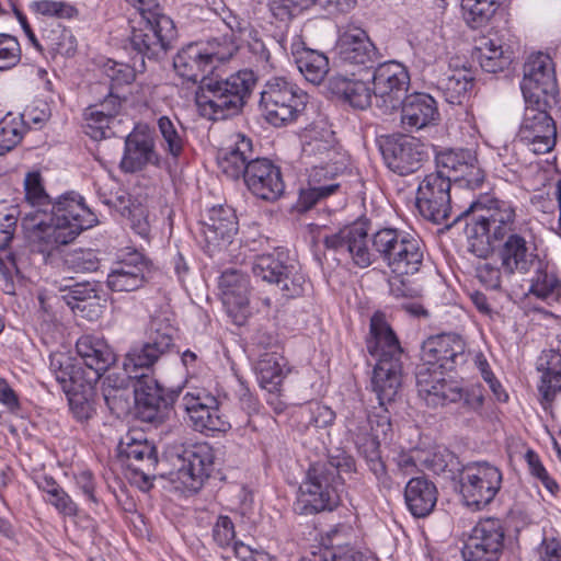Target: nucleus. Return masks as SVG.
Returning a JSON list of instances; mask_svg holds the SVG:
<instances>
[{
	"label": "nucleus",
	"mask_w": 561,
	"mask_h": 561,
	"mask_svg": "<svg viewBox=\"0 0 561 561\" xmlns=\"http://www.w3.org/2000/svg\"><path fill=\"white\" fill-rule=\"evenodd\" d=\"M268 5L272 15L276 20L287 23L304 9L311 5V2L310 0H270Z\"/></svg>",
	"instance_id": "052dcab7"
},
{
	"label": "nucleus",
	"mask_w": 561,
	"mask_h": 561,
	"mask_svg": "<svg viewBox=\"0 0 561 561\" xmlns=\"http://www.w3.org/2000/svg\"><path fill=\"white\" fill-rule=\"evenodd\" d=\"M254 158L252 139L243 134H237L231 146L218 151L217 164L227 178L239 180L245 176L250 160Z\"/></svg>",
	"instance_id": "7c9ffc66"
},
{
	"label": "nucleus",
	"mask_w": 561,
	"mask_h": 561,
	"mask_svg": "<svg viewBox=\"0 0 561 561\" xmlns=\"http://www.w3.org/2000/svg\"><path fill=\"white\" fill-rule=\"evenodd\" d=\"M98 196L104 205L114 208L122 216L126 215L127 206L133 199L126 190L112 180L99 185Z\"/></svg>",
	"instance_id": "603ef678"
},
{
	"label": "nucleus",
	"mask_w": 561,
	"mask_h": 561,
	"mask_svg": "<svg viewBox=\"0 0 561 561\" xmlns=\"http://www.w3.org/2000/svg\"><path fill=\"white\" fill-rule=\"evenodd\" d=\"M184 410L193 428L201 433L227 432L230 428L226 415L220 412L219 401L205 390L186 392L182 398Z\"/></svg>",
	"instance_id": "aec40b11"
},
{
	"label": "nucleus",
	"mask_w": 561,
	"mask_h": 561,
	"mask_svg": "<svg viewBox=\"0 0 561 561\" xmlns=\"http://www.w3.org/2000/svg\"><path fill=\"white\" fill-rule=\"evenodd\" d=\"M547 105L526 104L517 134L518 140L536 154L551 151L557 141V127L545 110Z\"/></svg>",
	"instance_id": "a211bd4d"
},
{
	"label": "nucleus",
	"mask_w": 561,
	"mask_h": 561,
	"mask_svg": "<svg viewBox=\"0 0 561 561\" xmlns=\"http://www.w3.org/2000/svg\"><path fill=\"white\" fill-rule=\"evenodd\" d=\"M478 60L485 72L496 73L510 66L512 56L497 41L488 39L478 47Z\"/></svg>",
	"instance_id": "c03bdc74"
},
{
	"label": "nucleus",
	"mask_w": 561,
	"mask_h": 561,
	"mask_svg": "<svg viewBox=\"0 0 561 561\" xmlns=\"http://www.w3.org/2000/svg\"><path fill=\"white\" fill-rule=\"evenodd\" d=\"M438 490L425 476L411 478L404 488V502L408 511L415 518H425L436 506Z\"/></svg>",
	"instance_id": "473e14b6"
},
{
	"label": "nucleus",
	"mask_w": 561,
	"mask_h": 561,
	"mask_svg": "<svg viewBox=\"0 0 561 561\" xmlns=\"http://www.w3.org/2000/svg\"><path fill=\"white\" fill-rule=\"evenodd\" d=\"M153 136L147 127H136L125 139L119 168L125 173L142 171L147 165H159Z\"/></svg>",
	"instance_id": "bb28decb"
},
{
	"label": "nucleus",
	"mask_w": 561,
	"mask_h": 561,
	"mask_svg": "<svg viewBox=\"0 0 561 561\" xmlns=\"http://www.w3.org/2000/svg\"><path fill=\"white\" fill-rule=\"evenodd\" d=\"M501 3L502 0H462L461 8L467 22L479 27L492 18Z\"/></svg>",
	"instance_id": "de8ad7c7"
},
{
	"label": "nucleus",
	"mask_w": 561,
	"mask_h": 561,
	"mask_svg": "<svg viewBox=\"0 0 561 561\" xmlns=\"http://www.w3.org/2000/svg\"><path fill=\"white\" fill-rule=\"evenodd\" d=\"M305 285L306 277L301 272V267L295 259H291L278 278L276 286L280 289L284 297L296 298L304 294Z\"/></svg>",
	"instance_id": "09e8293b"
},
{
	"label": "nucleus",
	"mask_w": 561,
	"mask_h": 561,
	"mask_svg": "<svg viewBox=\"0 0 561 561\" xmlns=\"http://www.w3.org/2000/svg\"><path fill=\"white\" fill-rule=\"evenodd\" d=\"M158 128L164 142V149L173 158H178L184 148V129L173 123L168 116L158 119Z\"/></svg>",
	"instance_id": "3c124183"
},
{
	"label": "nucleus",
	"mask_w": 561,
	"mask_h": 561,
	"mask_svg": "<svg viewBox=\"0 0 561 561\" xmlns=\"http://www.w3.org/2000/svg\"><path fill=\"white\" fill-rule=\"evenodd\" d=\"M368 353L376 358L371 378L373 389L380 407L390 403L398 394L402 381L404 351L382 313L376 312L370 319L369 336L366 341ZM392 425L387 409L367 413L355 409L346 417V430L365 459L369 471L382 490H391L393 481L380 455V440L391 432Z\"/></svg>",
	"instance_id": "f257e3e1"
},
{
	"label": "nucleus",
	"mask_w": 561,
	"mask_h": 561,
	"mask_svg": "<svg viewBox=\"0 0 561 561\" xmlns=\"http://www.w3.org/2000/svg\"><path fill=\"white\" fill-rule=\"evenodd\" d=\"M401 231L386 227L369 236L367 221L359 220L325 236L323 244L327 250L346 256L354 266L366 268L379 259L386 262Z\"/></svg>",
	"instance_id": "423d86ee"
},
{
	"label": "nucleus",
	"mask_w": 561,
	"mask_h": 561,
	"mask_svg": "<svg viewBox=\"0 0 561 561\" xmlns=\"http://www.w3.org/2000/svg\"><path fill=\"white\" fill-rule=\"evenodd\" d=\"M173 67L180 77L194 83L209 79L207 75L214 70V65H210L198 42L184 46L174 57Z\"/></svg>",
	"instance_id": "72a5a7b5"
},
{
	"label": "nucleus",
	"mask_w": 561,
	"mask_h": 561,
	"mask_svg": "<svg viewBox=\"0 0 561 561\" xmlns=\"http://www.w3.org/2000/svg\"><path fill=\"white\" fill-rule=\"evenodd\" d=\"M339 187V183H330L328 186L309 185L308 188L300 190L299 197L296 203L297 210L300 213L308 211L319 201L334 194Z\"/></svg>",
	"instance_id": "13d9d810"
},
{
	"label": "nucleus",
	"mask_w": 561,
	"mask_h": 561,
	"mask_svg": "<svg viewBox=\"0 0 561 561\" xmlns=\"http://www.w3.org/2000/svg\"><path fill=\"white\" fill-rule=\"evenodd\" d=\"M335 61L340 67L369 73L379 59L378 50L367 32L353 22L344 25L334 46Z\"/></svg>",
	"instance_id": "1a4fd4ad"
},
{
	"label": "nucleus",
	"mask_w": 561,
	"mask_h": 561,
	"mask_svg": "<svg viewBox=\"0 0 561 561\" xmlns=\"http://www.w3.org/2000/svg\"><path fill=\"white\" fill-rule=\"evenodd\" d=\"M291 259L288 252L282 249H275L272 253L256 255L251 267L253 276L276 285Z\"/></svg>",
	"instance_id": "58836bf2"
},
{
	"label": "nucleus",
	"mask_w": 561,
	"mask_h": 561,
	"mask_svg": "<svg viewBox=\"0 0 561 561\" xmlns=\"http://www.w3.org/2000/svg\"><path fill=\"white\" fill-rule=\"evenodd\" d=\"M436 171L451 174V182L474 190L484 181V172L478 164L476 153L469 149L445 150L436 154Z\"/></svg>",
	"instance_id": "b1692460"
},
{
	"label": "nucleus",
	"mask_w": 561,
	"mask_h": 561,
	"mask_svg": "<svg viewBox=\"0 0 561 561\" xmlns=\"http://www.w3.org/2000/svg\"><path fill=\"white\" fill-rule=\"evenodd\" d=\"M505 528L499 518L480 519L461 549L463 561H499L504 549Z\"/></svg>",
	"instance_id": "dca6fc26"
},
{
	"label": "nucleus",
	"mask_w": 561,
	"mask_h": 561,
	"mask_svg": "<svg viewBox=\"0 0 561 561\" xmlns=\"http://www.w3.org/2000/svg\"><path fill=\"white\" fill-rule=\"evenodd\" d=\"M21 60V48L18 39L10 34L0 33V70H9Z\"/></svg>",
	"instance_id": "680f3d73"
},
{
	"label": "nucleus",
	"mask_w": 561,
	"mask_h": 561,
	"mask_svg": "<svg viewBox=\"0 0 561 561\" xmlns=\"http://www.w3.org/2000/svg\"><path fill=\"white\" fill-rule=\"evenodd\" d=\"M443 375L431 371L430 367H422L416 374V387L419 396L426 405L432 408L440 407L439 392L442 389Z\"/></svg>",
	"instance_id": "49530a36"
},
{
	"label": "nucleus",
	"mask_w": 561,
	"mask_h": 561,
	"mask_svg": "<svg viewBox=\"0 0 561 561\" xmlns=\"http://www.w3.org/2000/svg\"><path fill=\"white\" fill-rule=\"evenodd\" d=\"M174 334L175 329L171 324L162 320H153L146 342L162 357L174 345Z\"/></svg>",
	"instance_id": "864d4df0"
},
{
	"label": "nucleus",
	"mask_w": 561,
	"mask_h": 561,
	"mask_svg": "<svg viewBox=\"0 0 561 561\" xmlns=\"http://www.w3.org/2000/svg\"><path fill=\"white\" fill-rule=\"evenodd\" d=\"M254 84V75L249 70H240L227 78L203 79L195 92L199 115L209 121H224L238 115Z\"/></svg>",
	"instance_id": "0eeeda50"
},
{
	"label": "nucleus",
	"mask_w": 561,
	"mask_h": 561,
	"mask_svg": "<svg viewBox=\"0 0 561 561\" xmlns=\"http://www.w3.org/2000/svg\"><path fill=\"white\" fill-rule=\"evenodd\" d=\"M425 247L422 240L412 234L410 240L401 248L389 265L390 271L396 275H414L421 270L424 260Z\"/></svg>",
	"instance_id": "ea45409f"
},
{
	"label": "nucleus",
	"mask_w": 561,
	"mask_h": 561,
	"mask_svg": "<svg viewBox=\"0 0 561 561\" xmlns=\"http://www.w3.org/2000/svg\"><path fill=\"white\" fill-rule=\"evenodd\" d=\"M70 411L78 422H88L95 414V408L91 400L93 392H71L66 393Z\"/></svg>",
	"instance_id": "bf43d9fd"
},
{
	"label": "nucleus",
	"mask_w": 561,
	"mask_h": 561,
	"mask_svg": "<svg viewBox=\"0 0 561 561\" xmlns=\"http://www.w3.org/2000/svg\"><path fill=\"white\" fill-rule=\"evenodd\" d=\"M502 472L486 461L467 465L460 474V493L468 507L481 510L490 504L502 485Z\"/></svg>",
	"instance_id": "9b49d317"
},
{
	"label": "nucleus",
	"mask_w": 561,
	"mask_h": 561,
	"mask_svg": "<svg viewBox=\"0 0 561 561\" xmlns=\"http://www.w3.org/2000/svg\"><path fill=\"white\" fill-rule=\"evenodd\" d=\"M174 471L172 481H179L190 491L197 492L214 470L215 453L208 443L182 447L170 455Z\"/></svg>",
	"instance_id": "9d476101"
},
{
	"label": "nucleus",
	"mask_w": 561,
	"mask_h": 561,
	"mask_svg": "<svg viewBox=\"0 0 561 561\" xmlns=\"http://www.w3.org/2000/svg\"><path fill=\"white\" fill-rule=\"evenodd\" d=\"M76 350L83 365L103 375L116 360L108 344L99 337L83 335L76 343Z\"/></svg>",
	"instance_id": "f704fd0d"
},
{
	"label": "nucleus",
	"mask_w": 561,
	"mask_h": 561,
	"mask_svg": "<svg viewBox=\"0 0 561 561\" xmlns=\"http://www.w3.org/2000/svg\"><path fill=\"white\" fill-rule=\"evenodd\" d=\"M161 356L147 342L133 344L123 359V370L127 378L135 380L134 393L138 417L156 426L162 424L170 407L163 389L153 377L154 367Z\"/></svg>",
	"instance_id": "20e7f679"
},
{
	"label": "nucleus",
	"mask_w": 561,
	"mask_h": 561,
	"mask_svg": "<svg viewBox=\"0 0 561 561\" xmlns=\"http://www.w3.org/2000/svg\"><path fill=\"white\" fill-rule=\"evenodd\" d=\"M451 174L434 171L419 183L415 206L420 215L434 224H443L451 215Z\"/></svg>",
	"instance_id": "f8f14e48"
},
{
	"label": "nucleus",
	"mask_w": 561,
	"mask_h": 561,
	"mask_svg": "<svg viewBox=\"0 0 561 561\" xmlns=\"http://www.w3.org/2000/svg\"><path fill=\"white\" fill-rule=\"evenodd\" d=\"M350 457H331L312 463L299 485L294 511L300 515L332 512L340 505L341 471H351Z\"/></svg>",
	"instance_id": "39448f33"
},
{
	"label": "nucleus",
	"mask_w": 561,
	"mask_h": 561,
	"mask_svg": "<svg viewBox=\"0 0 561 561\" xmlns=\"http://www.w3.org/2000/svg\"><path fill=\"white\" fill-rule=\"evenodd\" d=\"M101 374L88 368L85 365L73 363L68 374H61L59 385L66 393L93 392L94 385L101 378Z\"/></svg>",
	"instance_id": "79ce46f5"
},
{
	"label": "nucleus",
	"mask_w": 561,
	"mask_h": 561,
	"mask_svg": "<svg viewBox=\"0 0 561 561\" xmlns=\"http://www.w3.org/2000/svg\"><path fill=\"white\" fill-rule=\"evenodd\" d=\"M401 123L405 129H422L435 124L439 118L437 103L427 93L414 92L401 103Z\"/></svg>",
	"instance_id": "c756f323"
},
{
	"label": "nucleus",
	"mask_w": 561,
	"mask_h": 561,
	"mask_svg": "<svg viewBox=\"0 0 561 561\" xmlns=\"http://www.w3.org/2000/svg\"><path fill=\"white\" fill-rule=\"evenodd\" d=\"M466 221L465 232L468 250L477 257L486 259L493 251V243L516 233V209L512 203L481 195L460 211L455 221Z\"/></svg>",
	"instance_id": "7ed1b4c3"
},
{
	"label": "nucleus",
	"mask_w": 561,
	"mask_h": 561,
	"mask_svg": "<svg viewBox=\"0 0 561 561\" xmlns=\"http://www.w3.org/2000/svg\"><path fill=\"white\" fill-rule=\"evenodd\" d=\"M222 304L234 321L242 323L249 313V282L234 268L226 270L219 277Z\"/></svg>",
	"instance_id": "c85d7f7f"
},
{
	"label": "nucleus",
	"mask_w": 561,
	"mask_h": 561,
	"mask_svg": "<svg viewBox=\"0 0 561 561\" xmlns=\"http://www.w3.org/2000/svg\"><path fill=\"white\" fill-rule=\"evenodd\" d=\"M122 108V99L108 91L100 102L90 105L84 111V131L94 140L108 136L110 125Z\"/></svg>",
	"instance_id": "2f4dec72"
},
{
	"label": "nucleus",
	"mask_w": 561,
	"mask_h": 561,
	"mask_svg": "<svg viewBox=\"0 0 561 561\" xmlns=\"http://www.w3.org/2000/svg\"><path fill=\"white\" fill-rule=\"evenodd\" d=\"M286 360L277 353H266L256 363L255 371L260 386L270 393L280 392V386L288 370Z\"/></svg>",
	"instance_id": "4c0bfd02"
},
{
	"label": "nucleus",
	"mask_w": 561,
	"mask_h": 561,
	"mask_svg": "<svg viewBox=\"0 0 561 561\" xmlns=\"http://www.w3.org/2000/svg\"><path fill=\"white\" fill-rule=\"evenodd\" d=\"M238 232V219L229 206H214L207 210L202 220V234L206 251L210 256L225 250Z\"/></svg>",
	"instance_id": "5701e85b"
},
{
	"label": "nucleus",
	"mask_w": 561,
	"mask_h": 561,
	"mask_svg": "<svg viewBox=\"0 0 561 561\" xmlns=\"http://www.w3.org/2000/svg\"><path fill=\"white\" fill-rule=\"evenodd\" d=\"M302 152L321 163L333 161L334 171H345L348 156L339 146L335 134L328 127L313 126L302 135Z\"/></svg>",
	"instance_id": "a878e982"
},
{
	"label": "nucleus",
	"mask_w": 561,
	"mask_h": 561,
	"mask_svg": "<svg viewBox=\"0 0 561 561\" xmlns=\"http://www.w3.org/2000/svg\"><path fill=\"white\" fill-rule=\"evenodd\" d=\"M525 459L528 463L530 473L539 479L547 490H549L551 493L558 491V483L549 477L547 470L539 459V456L534 450H527Z\"/></svg>",
	"instance_id": "338daca9"
},
{
	"label": "nucleus",
	"mask_w": 561,
	"mask_h": 561,
	"mask_svg": "<svg viewBox=\"0 0 561 561\" xmlns=\"http://www.w3.org/2000/svg\"><path fill=\"white\" fill-rule=\"evenodd\" d=\"M536 263L538 266L531 279L529 293L540 299L558 297L561 287L559 279L553 273L548 272L539 260Z\"/></svg>",
	"instance_id": "8fccbe9b"
},
{
	"label": "nucleus",
	"mask_w": 561,
	"mask_h": 561,
	"mask_svg": "<svg viewBox=\"0 0 561 561\" xmlns=\"http://www.w3.org/2000/svg\"><path fill=\"white\" fill-rule=\"evenodd\" d=\"M379 149L387 168L400 176L417 172L427 158L424 145L407 135H392L380 140Z\"/></svg>",
	"instance_id": "f3484780"
},
{
	"label": "nucleus",
	"mask_w": 561,
	"mask_h": 561,
	"mask_svg": "<svg viewBox=\"0 0 561 561\" xmlns=\"http://www.w3.org/2000/svg\"><path fill=\"white\" fill-rule=\"evenodd\" d=\"M54 287L72 311L82 312L88 306L100 300L96 286L90 282L78 283L73 278H62L54 282Z\"/></svg>",
	"instance_id": "c9c22d12"
},
{
	"label": "nucleus",
	"mask_w": 561,
	"mask_h": 561,
	"mask_svg": "<svg viewBox=\"0 0 561 561\" xmlns=\"http://www.w3.org/2000/svg\"><path fill=\"white\" fill-rule=\"evenodd\" d=\"M353 78L343 75L333 77L330 81L331 90L346 101L352 107L358 110L367 108L371 103V90L363 78Z\"/></svg>",
	"instance_id": "e433bc0d"
},
{
	"label": "nucleus",
	"mask_w": 561,
	"mask_h": 561,
	"mask_svg": "<svg viewBox=\"0 0 561 561\" xmlns=\"http://www.w3.org/2000/svg\"><path fill=\"white\" fill-rule=\"evenodd\" d=\"M236 538L234 525L229 516L220 515L213 527V539L220 548L230 547Z\"/></svg>",
	"instance_id": "69168bd1"
},
{
	"label": "nucleus",
	"mask_w": 561,
	"mask_h": 561,
	"mask_svg": "<svg viewBox=\"0 0 561 561\" xmlns=\"http://www.w3.org/2000/svg\"><path fill=\"white\" fill-rule=\"evenodd\" d=\"M373 69V93L376 105L385 114H391L399 110L403 99L408 95L407 92L410 87L409 71L405 66L396 60L379 64Z\"/></svg>",
	"instance_id": "2eb2a0df"
},
{
	"label": "nucleus",
	"mask_w": 561,
	"mask_h": 561,
	"mask_svg": "<svg viewBox=\"0 0 561 561\" xmlns=\"http://www.w3.org/2000/svg\"><path fill=\"white\" fill-rule=\"evenodd\" d=\"M198 44L203 46L205 56L210 61V65H214V68L217 62L229 60L238 50L234 42L227 36L213 38L207 42H198Z\"/></svg>",
	"instance_id": "6e6d98bb"
},
{
	"label": "nucleus",
	"mask_w": 561,
	"mask_h": 561,
	"mask_svg": "<svg viewBox=\"0 0 561 561\" xmlns=\"http://www.w3.org/2000/svg\"><path fill=\"white\" fill-rule=\"evenodd\" d=\"M438 88L450 104H461L473 88V78L466 71L454 70L439 79Z\"/></svg>",
	"instance_id": "37998d69"
},
{
	"label": "nucleus",
	"mask_w": 561,
	"mask_h": 561,
	"mask_svg": "<svg viewBox=\"0 0 561 561\" xmlns=\"http://www.w3.org/2000/svg\"><path fill=\"white\" fill-rule=\"evenodd\" d=\"M308 94L291 81L274 77L261 91L260 108L265 119L275 127L290 124L305 111Z\"/></svg>",
	"instance_id": "6e6552de"
},
{
	"label": "nucleus",
	"mask_w": 561,
	"mask_h": 561,
	"mask_svg": "<svg viewBox=\"0 0 561 561\" xmlns=\"http://www.w3.org/2000/svg\"><path fill=\"white\" fill-rule=\"evenodd\" d=\"M500 263L506 273L527 274L539 260L536 247L520 233H511L495 250Z\"/></svg>",
	"instance_id": "cd10ccee"
},
{
	"label": "nucleus",
	"mask_w": 561,
	"mask_h": 561,
	"mask_svg": "<svg viewBox=\"0 0 561 561\" xmlns=\"http://www.w3.org/2000/svg\"><path fill=\"white\" fill-rule=\"evenodd\" d=\"M243 181L254 196L267 202L277 201L285 191L280 168L267 158L250 160Z\"/></svg>",
	"instance_id": "393cba45"
},
{
	"label": "nucleus",
	"mask_w": 561,
	"mask_h": 561,
	"mask_svg": "<svg viewBox=\"0 0 561 561\" xmlns=\"http://www.w3.org/2000/svg\"><path fill=\"white\" fill-rule=\"evenodd\" d=\"M96 222V216L75 193L64 194L54 202L50 215L34 210L23 218L32 251L43 254L45 261Z\"/></svg>",
	"instance_id": "f03ea898"
},
{
	"label": "nucleus",
	"mask_w": 561,
	"mask_h": 561,
	"mask_svg": "<svg viewBox=\"0 0 561 561\" xmlns=\"http://www.w3.org/2000/svg\"><path fill=\"white\" fill-rule=\"evenodd\" d=\"M118 458L135 474L148 482L154 477L158 465L156 446L141 433H128L117 446Z\"/></svg>",
	"instance_id": "4be33fe9"
},
{
	"label": "nucleus",
	"mask_w": 561,
	"mask_h": 561,
	"mask_svg": "<svg viewBox=\"0 0 561 561\" xmlns=\"http://www.w3.org/2000/svg\"><path fill=\"white\" fill-rule=\"evenodd\" d=\"M67 262L77 272H94L100 266V261L92 250H80L73 252Z\"/></svg>",
	"instance_id": "774afa93"
},
{
	"label": "nucleus",
	"mask_w": 561,
	"mask_h": 561,
	"mask_svg": "<svg viewBox=\"0 0 561 561\" xmlns=\"http://www.w3.org/2000/svg\"><path fill=\"white\" fill-rule=\"evenodd\" d=\"M476 276L486 288L501 289L506 283H510L514 276L512 273H506L504 265H495L491 262H479L476 266Z\"/></svg>",
	"instance_id": "5fc2aeb1"
},
{
	"label": "nucleus",
	"mask_w": 561,
	"mask_h": 561,
	"mask_svg": "<svg viewBox=\"0 0 561 561\" xmlns=\"http://www.w3.org/2000/svg\"><path fill=\"white\" fill-rule=\"evenodd\" d=\"M520 89L526 104L548 105L558 93L554 64L545 53L531 54L524 65Z\"/></svg>",
	"instance_id": "ddd939ff"
},
{
	"label": "nucleus",
	"mask_w": 561,
	"mask_h": 561,
	"mask_svg": "<svg viewBox=\"0 0 561 561\" xmlns=\"http://www.w3.org/2000/svg\"><path fill=\"white\" fill-rule=\"evenodd\" d=\"M176 28L170 16H160L159 20H139L131 27L129 43L131 49L140 56V65L145 66L144 58L157 59L164 55L176 38Z\"/></svg>",
	"instance_id": "4468645a"
},
{
	"label": "nucleus",
	"mask_w": 561,
	"mask_h": 561,
	"mask_svg": "<svg viewBox=\"0 0 561 561\" xmlns=\"http://www.w3.org/2000/svg\"><path fill=\"white\" fill-rule=\"evenodd\" d=\"M33 5L37 13L47 16L70 19L77 13L76 8L65 1L41 0Z\"/></svg>",
	"instance_id": "0e129e2a"
},
{
	"label": "nucleus",
	"mask_w": 561,
	"mask_h": 561,
	"mask_svg": "<svg viewBox=\"0 0 561 561\" xmlns=\"http://www.w3.org/2000/svg\"><path fill=\"white\" fill-rule=\"evenodd\" d=\"M130 221V228L140 237L148 238L150 225L148 221V210L139 202L131 199L124 216Z\"/></svg>",
	"instance_id": "e2e57ef3"
},
{
	"label": "nucleus",
	"mask_w": 561,
	"mask_h": 561,
	"mask_svg": "<svg viewBox=\"0 0 561 561\" xmlns=\"http://www.w3.org/2000/svg\"><path fill=\"white\" fill-rule=\"evenodd\" d=\"M26 129V121L23 116L8 113L0 121V154L16 147L23 139Z\"/></svg>",
	"instance_id": "a18cd8bd"
},
{
	"label": "nucleus",
	"mask_w": 561,
	"mask_h": 561,
	"mask_svg": "<svg viewBox=\"0 0 561 561\" xmlns=\"http://www.w3.org/2000/svg\"><path fill=\"white\" fill-rule=\"evenodd\" d=\"M293 56L300 73L313 84L321 83L329 72V59L323 53L304 47Z\"/></svg>",
	"instance_id": "a19ab883"
},
{
	"label": "nucleus",
	"mask_w": 561,
	"mask_h": 561,
	"mask_svg": "<svg viewBox=\"0 0 561 561\" xmlns=\"http://www.w3.org/2000/svg\"><path fill=\"white\" fill-rule=\"evenodd\" d=\"M424 367L454 370L468 359L465 340L455 333H443L426 339L421 347Z\"/></svg>",
	"instance_id": "6ab92c4d"
},
{
	"label": "nucleus",
	"mask_w": 561,
	"mask_h": 561,
	"mask_svg": "<svg viewBox=\"0 0 561 561\" xmlns=\"http://www.w3.org/2000/svg\"><path fill=\"white\" fill-rule=\"evenodd\" d=\"M25 198L33 206L37 207L42 214H46V208L53 206L48 194L42 185V178L38 172H30L24 180Z\"/></svg>",
	"instance_id": "4d7b16f0"
},
{
	"label": "nucleus",
	"mask_w": 561,
	"mask_h": 561,
	"mask_svg": "<svg viewBox=\"0 0 561 561\" xmlns=\"http://www.w3.org/2000/svg\"><path fill=\"white\" fill-rule=\"evenodd\" d=\"M152 263L138 250L124 253L107 275L112 291L129 293L142 288L151 276Z\"/></svg>",
	"instance_id": "412c9836"
}]
</instances>
